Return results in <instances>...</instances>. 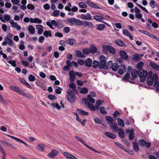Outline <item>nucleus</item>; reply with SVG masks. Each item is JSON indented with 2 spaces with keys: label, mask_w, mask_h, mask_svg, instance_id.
Here are the masks:
<instances>
[{
  "label": "nucleus",
  "mask_w": 159,
  "mask_h": 159,
  "mask_svg": "<svg viewBox=\"0 0 159 159\" xmlns=\"http://www.w3.org/2000/svg\"><path fill=\"white\" fill-rule=\"evenodd\" d=\"M59 13L60 12L58 10H55L53 11V13H51V14L52 16L55 17H57L59 14Z\"/></svg>",
  "instance_id": "603ef678"
},
{
  "label": "nucleus",
  "mask_w": 159,
  "mask_h": 159,
  "mask_svg": "<svg viewBox=\"0 0 159 159\" xmlns=\"http://www.w3.org/2000/svg\"><path fill=\"white\" fill-rule=\"evenodd\" d=\"M82 25L88 26L89 28H94V25L91 22L87 21H84L83 22L81 21V26Z\"/></svg>",
  "instance_id": "9b49d317"
},
{
  "label": "nucleus",
  "mask_w": 159,
  "mask_h": 159,
  "mask_svg": "<svg viewBox=\"0 0 159 159\" xmlns=\"http://www.w3.org/2000/svg\"><path fill=\"white\" fill-rule=\"evenodd\" d=\"M92 62V60L90 58H88L85 61L86 66L89 67H90L91 66Z\"/></svg>",
  "instance_id": "a878e982"
},
{
  "label": "nucleus",
  "mask_w": 159,
  "mask_h": 159,
  "mask_svg": "<svg viewBox=\"0 0 159 159\" xmlns=\"http://www.w3.org/2000/svg\"><path fill=\"white\" fill-rule=\"evenodd\" d=\"M110 128L113 132H116L118 130V127L116 124L112 123L110 124Z\"/></svg>",
  "instance_id": "cd10ccee"
},
{
  "label": "nucleus",
  "mask_w": 159,
  "mask_h": 159,
  "mask_svg": "<svg viewBox=\"0 0 159 159\" xmlns=\"http://www.w3.org/2000/svg\"><path fill=\"white\" fill-rule=\"evenodd\" d=\"M149 65L153 69L159 71V66L157 64L151 61L149 62Z\"/></svg>",
  "instance_id": "2eb2a0df"
},
{
  "label": "nucleus",
  "mask_w": 159,
  "mask_h": 159,
  "mask_svg": "<svg viewBox=\"0 0 159 159\" xmlns=\"http://www.w3.org/2000/svg\"><path fill=\"white\" fill-rule=\"evenodd\" d=\"M82 52L85 54H88L90 53L89 49L85 48L83 49L82 51Z\"/></svg>",
  "instance_id": "338daca9"
},
{
  "label": "nucleus",
  "mask_w": 159,
  "mask_h": 159,
  "mask_svg": "<svg viewBox=\"0 0 159 159\" xmlns=\"http://www.w3.org/2000/svg\"><path fill=\"white\" fill-rule=\"evenodd\" d=\"M131 74L132 77L135 79L139 75V71L136 70H133L131 72Z\"/></svg>",
  "instance_id": "c85d7f7f"
},
{
  "label": "nucleus",
  "mask_w": 159,
  "mask_h": 159,
  "mask_svg": "<svg viewBox=\"0 0 159 159\" xmlns=\"http://www.w3.org/2000/svg\"><path fill=\"white\" fill-rule=\"evenodd\" d=\"M99 60L100 61V62H99V68L101 69H107L108 66L106 64V57L104 56L101 55L100 56Z\"/></svg>",
  "instance_id": "20e7f679"
},
{
  "label": "nucleus",
  "mask_w": 159,
  "mask_h": 159,
  "mask_svg": "<svg viewBox=\"0 0 159 159\" xmlns=\"http://www.w3.org/2000/svg\"><path fill=\"white\" fill-rule=\"evenodd\" d=\"M89 50L90 53L93 54L97 52V48L94 45H92L91 46Z\"/></svg>",
  "instance_id": "2f4dec72"
},
{
  "label": "nucleus",
  "mask_w": 159,
  "mask_h": 159,
  "mask_svg": "<svg viewBox=\"0 0 159 159\" xmlns=\"http://www.w3.org/2000/svg\"><path fill=\"white\" fill-rule=\"evenodd\" d=\"M37 148L39 151L43 152L44 150L45 145L43 143L39 144L37 145Z\"/></svg>",
  "instance_id": "72a5a7b5"
},
{
  "label": "nucleus",
  "mask_w": 159,
  "mask_h": 159,
  "mask_svg": "<svg viewBox=\"0 0 159 159\" xmlns=\"http://www.w3.org/2000/svg\"><path fill=\"white\" fill-rule=\"evenodd\" d=\"M119 54L122 59L125 60H127L128 59V56L125 51L120 50L119 51Z\"/></svg>",
  "instance_id": "dca6fc26"
},
{
  "label": "nucleus",
  "mask_w": 159,
  "mask_h": 159,
  "mask_svg": "<svg viewBox=\"0 0 159 159\" xmlns=\"http://www.w3.org/2000/svg\"><path fill=\"white\" fill-rule=\"evenodd\" d=\"M51 106H52L53 108H56L57 109L59 110L61 109V107L58 104V103H52L51 104Z\"/></svg>",
  "instance_id": "58836bf2"
},
{
  "label": "nucleus",
  "mask_w": 159,
  "mask_h": 159,
  "mask_svg": "<svg viewBox=\"0 0 159 159\" xmlns=\"http://www.w3.org/2000/svg\"><path fill=\"white\" fill-rule=\"evenodd\" d=\"M43 26L41 25H38L36 26V29L37 31V33L39 35L41 34L43 32Z\"/></svg>",
  "instance_id": "412c9836"
},
{
  "label": "nucleus",
  "mask_w": 159,
  "mask_h": 159,
  "mask_svg": "<svg viewBox=\"0 0 159 159\" xmlns=\"http://www.w3.org/2000/svg\"><path fill=\"white\" fill-rule=\"evenodd\" d=\"M140 58L139 54L138 53L134 54L132 56V59L135 61H138Z\"/></svg>",
  "instance_id": "c756f323"
},
{
  "label": "nucleus",
  "mask_w": 159,
  "mask_h": 159,
  "mask_svg": "<svg viewBox=\"0 0 159 159\" xmlns=\"http://www.w3.org/2000/svg\"><path fill=\"white\" fill-rule=\"evenodd\" d=\"M67 98L68 101L71 103H74L76 101V96L74 92L70 89L67 91Z\"/></svg>",
  "instance_id": "7ed1b4c3"
},
{
  "label": "nucleus",
  "mask_w": 159,
  "mask_h": 159,
  "mask_svg": "<svg viewBox=\"0 0 159 159\" xmlns=\"http://www.w3.org/2000/svg\"><path fill=\"white\" fill-rule=\"evenodd\" d=\"M130 75L129 73H127L123 77V81H129Z\"/></svg>",
  "instance_id": "de8ad7c7"
},
{
  "label": "nucleus",
  "mask_w": 159,
  "mask_h": 159,
  "mask_svg": "<svg viewBox=\"0 0 159 159\" xmlns=\"http://www.w3.org/2000/svg\"><path fill=\"white\" fill-rule=\"evenodd\" d=\"M150 6L152 8H154L156 6V2L154 0L151 1L149 3Z\"/></svg>",
  "instance_id": "c03bdc74"
},
{
  "label": "nucleus",
  "mask_w": 159,
  "mask_h": 159,
  "mask_svg": "<svg viewBox=\"0 0 159 159\" xmlns=\"http://www.w3.org/2000/svg\"><path fill=\"white\" fill-rule=\"evenodd\" d=\"M9 88L12 91L20 94L22 92L23 90L21 89L19 87L17 86L11 85L9 87Z\"/></svg>",
  "instance_id": "9d476101"
},
{
  "label": "nucleus",
  "mask_w": 159,
  "mask_h": 159,
  "mask_svg": "<svg viewBox=\"0 0 159 159\" xmlns=\"http://www.w3.org/2000/svg\"><path fill=\"white\" fill-rule=\"evenodd\" d=\"M102 48L104 50H107L110 53L114 54L116 53V51L114 48L109 45H103Z\"/></svg>",
  "instance_id": "0eeeda50"
},
{
  "label": "nucleus",
  "mask_w": 159,
  "mask_h": 159,
  "mask_svg": "<svg viewBox=\"0 0 159 159\" xmlns=\"http://www.w3.org/2000/svg\"><path fill=\"white\" fill-rule=\"evenodd\" d=\"M117 122L118 124L122 127H124L125 124L124 121L121 119L118 118L117 119Z\"/></svg>",
  "instance_id": "79ce46f5"
},
{
  "label": "nucleus",
  "mask_w": 159,
  "mask_h": 159,
  "mask_svg": "<svg viewBox=\"0 0 159 159\" xmlns=\"http://www.w3.org/2000/svg\"><path fill=\"white\" fill-rule=\"evenodd\" d=\"M62 90V89L60 87H57V89L55 90V92L57 94H60L61 93V91Z\"/></svg>",
  "instance_id": "69168bd1"
},
{
  "label": "nucleus",
  "mask_w": 159,
  "mask_h": 159,
  "mask_svg": "<svg viewBox=\"0 0 159 159\" xmlns=\"http://www.w3.org/2000/svg\"><path fill=\"white\" fill-rule=\"evenodd\" d=\"M119 66L118 63H114L111 65V68L113 70L116 71L117 70L118 68H119Z\"/></svg>",
  "instance_id": "4c0bfd02"
},
{
  "label": "nucleus",
  "mask_w": 159,
  "mask_h": 159,
  "mask_svg": "<svg viewBox=\"0 0 159 159\" xmlns=\"http://www.w3.org/2000/svg\"><path fill=\"white\" fill-rule=\"evenodd\" d=\"M69 75L70 76V80L71 82H74L75 79V74L73 70H70L69 73Z\"/></svg>",
  "instance_id": "aec40b11"
},
{
  "label": "nucleus",
  "mask_w": 159,
  "mask_h": 159,
  "mask_svg": "<svg viewBox=\"0 0 159 159\" xmlns=\"http://www.w3.org/2000/svg\"><path fill=\"white\" fill-rule=\"evenodd\" d=\"M116 43L119 46L123 47H126V44L119 39H116L115 41Z\"/></svg>",
  "instance_id": "c9c22d12"
},
{
  "label": "nucleus",
  "mask_w": 159,
  "mask_h": 159,
  "mask_svg": "<svg viewBox=\"0 0 159 159\" xmlns=\"http://www.w3.org/2000/svg\"><path fill=\"white\" fill-rule=\"evenodd\" d=\"M69 87L70 89H72L74 90H75L76 87L75 84L74 83H71L69 84Z\"/></svg>",
  "instance_id": "774afa93"
},
{
  "label": "nucleus",
  "mask_w": 159,
  "mask_h": 159,
  "mask_svg": "<svg viewBox=\"0 0 159 159\" xmlns=\"http://www.w3.org/2000/svg\"><path fill=\"white\" fill-rule=\"evenodd\" d=\"M118 73L122 75L126 71V66L124 65H121L119 66Z\"/></svg>",
  "instance_id": "ddd939ff"
},
{
  "label": "nucleus",
  "mask_w": 159,
  "mask_h": 159,
  "mask_svg": "<svg viewBox=\"0 0 159 159\" xmlns=\"http://www.w3.org/2000/svg\"><path fill=\"white\" fill-rule=\"evenodd\" d=\"M126 133H129V139L130 140H132L134 138V135L133 134V130L131 129L130 131L129 130V129H127L126 130Z\"/></svg>",
  "instance_id": "b1692460"
},
{
  "label": "nucleus",
  "mask_w": 159,
  "mask_h": 159,
  "mask_svg": "<svg viewBox=\"0 0 159 159\" xmlns=\"http://www.w3.org/2000/svg\"><path fill=\"white\" fill-rule=\"evenodd\" d=\"M118 133L119 136L121 138H123L125 136V134L123 130L121 128H120L118 130Z\"/></svg>",
  "instance_id": "7c9ffc66"
},
{
  "label": "nucleus",
  "mask_w": 159,
  "mask_h": 159,
  "mask_svg": "<svg viewBox=\"0 0 159 159\" xmlns=\"http://www.w3.org/2000/svg\"><path fill=\"white\" fill-rule=\"evenodd\" d=\"M66 43L71 46L74 45L76 44L75 40L72 38H67L66 40Z\"/></svg>",
  "instance_id": "5701e85b"
},
{
  "label": "nucleus",
  "mask_w": 159,
  "mask_h": 159,
  "mask_svg": "<svg viewBox=\"0 0 159 159\" xmlns=\"http://www.w3.org/2000/svg\"><path fill=\"white\" fill-rule=\"evenodd\" d=\"M93 19L99 22H102L104 17L98 15H95L93 17Z\"/></svg>",
  "instance_id": "393cba45"
},
{
  "label": "nucleus",
  "mask_w": 159,
  "mask_h": 159,
  "mask_svg": "<svg viewBox=\"0 0 159 159\" xmlns=\"http://www.w3.org/2000/svg\"><path fill=\"white\" fill-rule=\"evenodd\" d=\"M105 27V26L102 24H100L98 25L97 30H102L104 29Z\"/></svg>",
  "instance_id": "864d4df0"
},
{
  "label": "nucleus",
  "mask_w": 159,
  "mask_h": 159,
  "mask_svg": "<svg viewBox=\"0 0 159 159\" xmlns=\"http://www.w3.org/2000/svg\"><path fill=\"white\" fill-rule=\"evenodd\" d=\"M78 6L80 8H86L87 7V6L86 4L82 2H80L79 3Z\"/></svg>",
  "instance_id": "09e8293b"
},
{
  "label": "nucleus",
  "mask_w": 159,
  "mask_h": 159,
  "mask_svg": "<svg viewBox=\"0 0 159 159\" xmlns=\"http://www.w3.org/2000/svg\"><path fill=\"white\" fill-rule=\"evenodd\" d=\"M148 74L147 71H145L143 69L139 70V76L141 82H143L146 80L147 76L148 75Z\"/></svg>",
  "instance_id": "39448f33"
},
{
  "label": "nucleus",
  "mask_w": 159,
  "mask_h": 159,
  "mask_svg": "<svg viewBox=\"0 0 159 159\" xmlns=\"http://www.w3.org/2000/svg\"><path fill=\"white\" fill-rule=\"evenodd\" d=\"M58 153L57 150L53 149L48 155V156L50 158H53L56 156Z\"/></svg>",
  "instance_id": "a211bd4d"
},
{
  "label": "nucleus",
  "mask_w": 159,
  "mask_h": 159,
  "mask_svg": "<svg viewBox=\"0 0 159 159\" xmlns=\"http://www.w3.org/2000/svg\"><path fill=\"white\" fill-rule=\"evenodd\" d=\"M76 120H77L80 122L81 123L82 125L83 126H84L85 125V122H86V120L84 119L81 120L78 116V115L77 114V113H76Z\"/></svg>",
  "instance_id": "473e14b6"
},
{
  "label": "nucleus",
  "mask_w": 159,
  "mask_h": 159,
  "mask_svg": "<svg viewBox=\"0 0 159 159\" xmlns=\"http://www.w3.org/2000/svg\"><path fill=\"white\" fill-rule=\"evenodd\" d=\"M96 95L95 93L93 92H90L89 94L88 95L87 100L90 101L92 103H94L95 102V100L92 97H95Z\"/></svg>",
  "instance_id": "1a4fd4ad"
},
{
  "label": "nucleus",
  "mask_w": 159,
  "mask_h": 159,
  "mask_svg": "<svg viewBox=\"0 0 159 159\" xmlns=\"http://www.w3.org/2000/svg\"><path fill=\"white\" fill-rule=\"evenodd\" d=\"M99 62L98 61L94 60L93 63V68L96 69L98 66L99 67Z\"/></svg>",
  "instance_id": "8fccbe9b"
},
{
  "label": "nucleus",
  "mask_w": 159,
  "mask_h": 159,
  "mask_svg": "<svg viewBox=\"0 0 159 159\" xmlns=\"http://www.w3.org/2000/svg\"><path fill=\"white\" fill-rule=\"evenodd\" d=\"M8 63L11 65L13 67H15L16 66V62L15 60H10L7 61Z\"/></svg>",
  "instance_id": "680f3d73"
},
{
  "label": "nucleus",
  "mask_w": 159,
  "mask_h": 159,
  "mask_svg": "<svg viewBox=\"0 0 159 159\" xmlns=\"http://www.w3.org/2000/svg\"><path fill=\"white\" fill-rule=\"evenodd\" d=\"M158 75L157 74L155 73L152 75V71H150L149 72L147 80L148 85H152L154 80L155 81H158Z\"/></svg>",
  "instance_id": "f257e3e1"
},
{
  "label": "nucleus",
  "mask_w": 159,
  "mask_h": 159,
  "mask_svg": "<svg viewBox=\"0 0 159 159\" xmlns=\"http://www.w3.org/2000/svg\"><path fill=\"white\" fill-rule=\"evenodd\" d=\"M27 8L28 9L32 10L35 8V7L32 4H29L27 5Z\"/></svg>",
  "instance_id": "0e129e2a"
},
{
  "label": "nucleus",
  "mask_w": 159,
  "mask_h": 159,
  "mask_svg": "<svg viewBox=\"0 0 159 159\" xmlns=\"http://www.w3.org/2000/svg\"><path fill=\"white\" fill-rule=\"evenodd\" d=\"M105 120L106 121L107 123H110V124L112 123V122L114 121V119L109 116H106L105 117Z\"/></svg>",
  "instance_id": "f704fd0d"
},
{
  "label": "nucleus",
  "mask_w": 159,
  "mask_h": 159,
  "mask_svg": "<svg viewBox=\"0 0 159 159\" xmlns=\"http://www.w3.org/2000/svg\"><path fill=\"white\" fill-rule=\"evenodd\" d=\"M20 94L21 95H22V96H24L27 98H31V95L30 94L25 93L24 92L23 90H22V92Z\"/></svg>",
  "instance_id": "4d7b16f0"
},
{
  "label": "nucleus",
  "mask_w": 159,
  "mask_h": 159,
  "mask_svg": "<svg viewBox=\"0 0 159 159\" xmlns=\"http://www.w3.org/2000/svg\"><path fill=\"white\" fill-rule=\"evenodd\" d=\"M102 103V102L100 100H98L96 102L95 107L97 109H98L99 106Z\"/></svg>",
  "instance_id": "6e6d98bb"
},
{
  "label": "nucleus",
  "mask_w": 159,
  "mask_h": 159,
  "mask_svg": "<svg viewBox=\"0 0 159 159\" xmlns=\"http://www.w3.org/2000/svg\"><path fill=\"white\" fill-rule=\"evenodd\" d=\"M28 30L31 34H34L35 33V29L33 25H30L29 26Z\"/></svg>",
  "instance_id": "e433bc0d"
},
{
  "label": "nucleus",
  "mask_w": 159,
  "mask_h": 159,
  "mask_svg": "<svg viewBox=\"0 0 159 159\" xmlns=\"http://www.w3.org/2000/svg\"><path fill=\"white\" fill-rule=\"evenodd\" d=\"M80 18L82 19L86 20H91L92 19V16L89 13H87L86 14H81Z\"/></svg>",
  "instance_id": "f8f14e48"
},
{
  "label": "nucleus",
  "mask_w": 159,
  "mask_h": 159,
  "mask_svg": "<svg viewBox=\"0 0 159 159\" xmlns=\"http://www.w3.org/2000/svg\"><path fill=\"white\" fill-rule=\"evenodd\" d=\"M76 54L79 57L84 58L85 57V55L79 50H77L76 51Z\"/></svg>",
  "instance_id": "ea45409f"
},
{
  "label": "nucleus",
  "mask_w": 159,
  "mask_h": 159,
  "mask_svg": "<svg viewBox=\"0 0 159 159\" xmlns=\"http://www.w3.org/2000/svg\"><path fill=\"white\" fill-rule=\"evenodd\" d=\"M82 101H84L85 103L87 105L89 108L92 111H94L96 110V107H95L93 104H91L92 103L90 101H87V99L86 98H83L82 99Z\"/></svg>",
  "instance_id": "6e6552de"
},
{
  "label": "nucleus",
  "mask_w": 159,
  "mask_h": 159,
  "mask_svg": "<svg viewBox=\"0 0 159 159\" xmlns=\"http://www.w3.org/2000/svg\"><path fill=\"white\" fill-rule=\"evenodd\" d=\"M0 150L3 155L2 156V159H5L6 153L2 146L0 145Z\"/></svg>",
  "instance_id": "49530a36"
},
{
  "label": "nucleus",
  "mask_w": 159,
  "mask_h": 159,
  "mask_svg": "<svg viewBox=\"0 0 159 159\" xmlns=\"http://www.w3.org/2000/svg\"><path fill=\"white\" fill-rule=\"evenodd\" d=\"M81 20L75 18L71 17L67 19V21L69 23L77 26H81Z\"/></svg>",
  "instance_id": "423d86ee"
},
{
  "label": "nucleus",
  "mask_w": 159,
  "mask_h": 159,
  "mask_svg": "<svg viewBox=\"0 0 159 159\" xmlns=\"http://www.w3.org/2000/svg\"><path fill=\"white\" fill-rule=\"evenodd\" d=\"M85 2L89 6L94 8L100 9V7L97 4L90 2L89 0H86Z\"/></svg>",
  "instance_id": "4be33fe9"
},
{
  "label": "nucleus",
  "mask_w": 159,
  "mask_h": 159,
  "mask_svg": "<svg viewBox=\"0 0 159 159\" xmlns=\"http://www.w3.org/2000/svg\"><path fill=\"white\" fill-rule=\"evenodd\" d=\"M4 20L5 21H10V23L11 26L13 28H15L17 30H19L21 29V27L17 23L15 22L13 20H10L11 19L10 16L8 14L4 15L3 17Z\"/></svg>",
  "instance_id": "f03ea898"
},
{
  "label": "nucleus",
  "mask_w": 159,
  "mask_h": 159,
  "mask_svg": "<svg viewBox=\"0 0 159 159\" xmlns=\"http://www.w3.org/2000/svg\"><path fill=\"white\" fill-rule=\"evenodd\" d=\"M88 89L86 88H82L80 91V92L82 93L86 94L88 93Z\"/></svg>",
  "instance_id": "052dcab7"
},
{
  "label": "nucleus",
  "mask_w": 159,
  "mask_h": 159,
  "mask_svg": "<svg viewBox=\"0 0 159 159\" xmlns=\"http://www.w3.org/2000/svg\"><path fill=\"white\" fill-rule=\"evenodd\" d=\"M43 35L46 37H51L52 35L51 31L50 30H47L45 31L43 33Z\"/></svg>",
  "instance_id": "a18cd8bd"
},
{
  "label": "nucleus",
  "mask_w": 159,
  "mask_h": 159,
  "mask_svg": "<svg viewBox=\"0 0 159 159\" xmlns=\"http://www.w3.org/2000/svg\"><path fill=\"white\" fill-rule=\"evenodd\" d=\"M30 22L33 23L40 24L42 22V20L41 19L38 18H30Z\"/></svg>",
  "instance_id": "6ab92c4d"
},
{
  "label": "nucleus",
  "mask_w": 159,
  "mask_h": 159,
  "mask_svg": "<svg viewBox=\"0 0 159 159\" xmlns=\"http://www.w3.org/2000/svg\"><path fill=\"white\" fill-rule=\"evenodd\" d=\"M100 113L102 114H105L107 113V112L106 111L105 108L103 107H100Z\"/></svg>",
  "instance_id": "bf43d9fd"
},
{
  "label": "nucleus",
  "mask_w": 159,
  "mask_h": 159,
  "mask_svg": "<svg viewBox=\"0 0 159 159\" xmlns=\"http://www.w3.org/2000/svg\"><path fill=\"white\" fill-rule=\"evenodd\" d=\"M29 81L30 82L34 81L35 80V77L32 75H30L28 77Z\"/></svg>",
  "instance_id": "e2e57ef3"
},
{
  "label": "nucleus",
  "mask_w": 159,
  "mask_h": 159,
  "mask_svg": "<svg viewBox=\"0 0 159 159\" xmlns=\"http://www.w3.org/2000/svg\"><path fill=\"white\" fill-rule=\"evenodd\" d=\"M122 34L125 36L129 37L130 40H133V37L132 36L131 34L127 30H123Z\"/></svg>",
  "instance_id": "f3484780"
},
{
  "label": "nucleus",
  "mask_w": 159,
  "mask_h": 159,
  "mask_svg": "<svg viewBox=\"0 0 159 159\" xmlns=\"http://www.w3.org/2000/svg\"><path fill=\"white\" fill-rule=\"evenodd\" d=\"M63 154L65 158L67 159H78L74 156L67 152H64L63 153Z\"/></svg>",
  "instance_id": "4468645a"
},
{
  "label": "nucleus",
  "mask_w": 159,
  "mask_h": 159,
  "mask_svg": "<svg viewBox=\"0 0 159 159\" xmlns=\"http://www.w3.org/2000/svg\"><path fill=\"white\" fill-rule=\"evenodd\" d=\"M154 86L156 88V89L159 92V80L155 81Z\"/></svg>",
  "instance_id": "13d9d810"
},
{
  "label": "nucleus",
  "mask_w": 159,
  "mask_h": 159,
  "mask_svg": "<svg viewBox=\"0 0 159 159\" xmlns=\"http://www.w3.org/2000/svg\"><path fill=\"white\" fill-rule=\"evenodd\" d=\"M144 65V63L143 62L141 61L139 62L137 64V67L138 69L140 70H142V66H143Z\"/></svg>",
  "instance_id": "3c124183"
},
{
  "label": "nucleus",
  "mask_w": 159,
  "mask_h": 159,
  "mask_svg": "<svg viewBox=\"0 0 159 159\" xmlns=\"http://www.w3.org/2000/svg\"><path fill=\"white\" fill-rule=\"evenodd\" d=\"M78 111L79 113L84 116H87L89 114L88 112L84 111L81 109H78Z\"/></svg>",
  "instance_id": "5fc2aeb1"
},
{
  "label": "nucleus",
  "mask_w": 159,
  "mask_h": 159,
  "mask_svg": "<svg viewBox=\"0 0 159 159\" xmlns=\"http://www.w3.org/2000/svg\"><path fill=\"white\" fill-rule=\"evenodd\" d=\"M13 35L11 33L8 34L5 38V39L6 41L10 40H12L13 38Z\"/></svg>",
  "instance_id": "37998d69"
},
{
  "label": "nucleus",
  "mask_w": 159,
  "mask_h": 159,
  "mask_svg": "<svg viewBox=\"0 0 159 159\" xmlns=\"http://www.w3.org/2000/svg\"><path fill=\"white\" fill-rule=\"evenodd\" d=\"M133 144L134 150L136 152H138L139 150L138 144L135 142H133Z\"/></svg>",
  "instance_id": "a19ab883"
},
{
  "label": "nucleus",
  "mask_w": 159,
  "mask_h": 159,
  "mask_svg": "<svg viewBox=\"0 0 159 159\" xmlns=\"http://www.w3.org/2000/svg\"><path fill=\"white\" fill-rule=\"evenodd\" d=\"M105 135L106 136L112 139H114L116 137L115 134L110 132H106Z\"/></svg>",
  "instance_id": "bb28decb"
}]
</instances>
